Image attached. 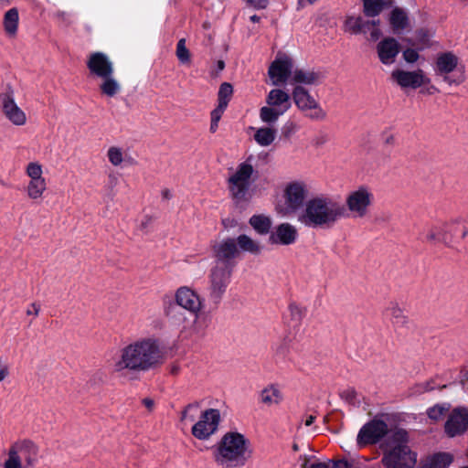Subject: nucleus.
<instances>
[{
  "label": "nucleus",
  "instance_id": "44",
  "mask_svg": "<svg viewBox=\"0 0 468 468\" xmlns=\"http://www.w3.org/2000/svg\"><path fill=\"white\" fill-rule=\"evenodd\" d=\"M367 25H366V32L369 31L370 40L377 41L381 36V31L379 29V21L378 20L367 21Z\"/></svg>",
  "mask_w": 468,
  "mask_h": 468
},
{
  "label": "nucleus",
  "instance_id": "4",
  "mask_svg": "<svg viewBox=\"0 0 468 468\" xmlns=\"http://www.w3.org/2000/svg\"><path fill=\"white\" fill-rule=\"evenodd\" d=\"M409 436L404 430L394 431L382 442V463L386 468H413L417 463V453L408 445Z\"/></svg>",
  "mask_w": 468,
  "mask_h": 468
},
{
  "label": "nucleus",
  "instance_id": "52",
  "mask_svg": "<svg viewBox=\"0 0 468 468\" xmlns=\"http://www.w3.org/2000/svg\"><path fill=\"white\" fill-rule=\"evenodd\" d=\"M9 375V367L5 364L0 363V382Z\"/></svg>",
  "mask_w": 468,
  "mask_h": 468
},
{
  "label": "nucleus",
  "instance_id": "29",
  "mask_svg": "<svg viewBox=\"0 0 468 468\" xmlns=\"http://www.w3.org/2000/svg\"><path fill=\"white\" fill-rule=\"evenodd\" d=\"M448 229L447 224H438L427 227L423 232V238L429 242L445 241V232Z\"/></svg>",
  "mask_w": 468,
  "mask_h": 468
},
{
  "label": "nucleus",
  "instance_id": "17",
  "mask_svg": "<svg viewBox=\"0 0 468 468\" xmlns=\"http://www.w3.org/2000/svg\"><path fill=\"white\" fill-rule=\"evenodd\" d=\"M230 275V263L216 262L210 274V294L214 299L221 298L229 283Z\"/></svg>",
  "mask_w": 468,
  "mask_h": 468
},
{
  "label": "nucleus",
  "instance_id": "50",
  "mask_svg": "<svg viewBox=\"0 0 468 468\" xmlns=\"http://www.w3.org/2000/svg\"><path fill=\"white\" fill-rule=\"evenodd\" d=\"M298 129L297 125L293 122H288L284 125V134L289 135L291 133H293Z\"/></svg>",
  "mask_w": 468,
  "mask_h": 468
},
{
  "label": "nucleus",
  "instance_id": "26",
  "mask_svg": "<svg viewBox=\"0 0 468 468\" xmlns=\"http://www.w3.org/2000/svg\"><path fill=\"white\" fill-rule=\"evenodd\" d=\"M250 130L253 132V139L257 144L261 147H268L276 140L278 130L273 124L261 127H250Z\"/></svg>",
  "mask_w": 468,
  "mask_h": 468
},
{
  "label": "nucleus",
  "instance_id": "20",
  "mask_svg": "<svg viewBox=\"0 0 468 468\" xmlns=\"http://www.w3.org/2000/svg\"><path fill=\"white\" fill-rule=\"evenodd\" d=\"M176 304L185 310L197 314L202 308L200 296L191 288L183 286L175 294Z\"/></svg>",
  "mask_w": 468,
  "mask_h": 468
},
{
  "label": "nucleus",
  "instance_id": "56",
  "mask_svg": "<svg viewBox=\"0 0 468 468\" xmlns=\"http://www.w3.org/2000/svg\"><path fill=\"white\" fill-rule=\"evenodd\" d=\"M172 308H173V303H169V304H167V303L165 302V312L167 315H170L171 313H172Z\"/></svg>",
  "mask_w": 468,
  "mask_h": 468
},
{
  "label": "nucleus",
  "instance_id": "59",
  "mask_svg": "<svg viewBox=\"0 0 468 468\" xmlns=\"http://www.w3.org/2000/svg\"><path fill=\"white\" fill-rule=\"evenodd\" d=\"M163 196H164V197H165V198H169V197H171V193H170V191H169V190H164V191H163Z\"/></svg>",
  "mask_w": 468,
  "mask_h": 468
},
{
  "label": "nucleus",
  "instance_id": "43",
  "mask_svg": "<svg viewBox=\"0 0 468 468\" xmlns=\"http://www.w3.org/2000/svg\"><path fill=\"white\" fill-rule=\"evenodd\" d=\"M176 56L182 63H186L190 59V54L186 47V40L180 39L176 46Z\"/></svg>",
  "mask_w": 468,
  "mask_h": 468
},
{
  "label": "nucleus",
  "instance_id": "38",
  "mask_svg": "<svg viewBox=\"0 0 468 468\" xmlns=\"http://www.w3.org/2000/svg\"><path fill=\"white\" fill-rule=\"evenodd\" d=\"M289 317L292 325H298L304 317L306 311L303 306L292 303L288 308Z\"/></svg>",
  "mask_w": 468,
  "mask_h": 468
},
{
  "label": "nucleus",
  "instance_id": "57",
  "mask_svg": "<svg viewBox=\"0 0 468 468\" xmlns=\"http://www.w3.org/2000/svg\"><path fill=\"white\" fill-rule=\"evenodd\" d=\"M218 122H215V121L211 120L210 131L212 133L216 132V130L218 129Z\"/></svg>",
  "mask_w": 468,
  "mask_h": 468
},
{
  "label": "nucleus",
  "instance_id": "5",
  "mask_svg": "<svg viewBox=\"0 0 468 468\" xmlns=\"http://www.w3.org/2000/svg\"><path fill=\"white\" fill-rule=\"evenodd\" d=\"M39 461V447L30 439H18L6 450L4 468H35Z\"/></svg>",
  "mask_w": 468,
  "mask_h": 468
},
{
  "label": "nucleus",
  "instance_id": "3",
  "mask_svg": "<svg viewBox=\"0 0 468 468\" xmlns=\"http://www.w3.org/2000/svg\"><path fill=\"white\" fill-rule=\"evenodd\" d=\"M249 438L239 431L226 432L214 452V460L222 468H241L252 457Z\"/></svg>",
  "mask_w": 468,
  "mask_h": 468
},
{
  "label": "nucleus",
  "instance_id": "11",
  "mask_svg": "<svg viewBox=\"0 0 468 468\" xmlns=\"http://www.w3.org/2000/svg\"><path fill=\"white\" fill-rule=\"evenodd\" d=\"M435 71L451 86L461 85L467 79L465 65L452 52H444L438 55Z\"/></svg>",
  "mask_w": 468,
  "mask_h": 468
},
{
  "label": "nucleus",
  "instance_id": "15",
  "mask_svg": "<svg viewBox=\"0 0 468 468\" xmlns=\"http://www.w3.org/2000/svg\"><path fill=\"white\" fill-rule=\"evenodd\" d=\"M220 420L218 410H206L200 414L198 420L193 424L191 433L197 440H208L218 431Z\"/></svg>",
  "mask_w": 468,
  "mask_h": 468
},
{
  "label": "nucleus",
  "instance_id": "8",
  "mask_svg": "<svg viewBox=\"0 0 468 468\" xmlns=\"http://www.w3.org/2000/svg\"><path fill=\"white\" fill-rule=\"evenodd\" d=\"M390 80L400 89H421V93L432 95L438 92V89L431 83V80L423 69L406 70L403 69H395L390 74Z\"/></svg>",
  "mask_w": 468,
  "mask_h": 468
},
{
  "label": "nucleus",
  "instance_id": "47",
  "mask_svg": "<svg viewBox=\"0 0 468 468\" xmlns=\"http://www.w3.org/2000/svg\"><path fill=\"white\" fill-rule=\"evenodd\" d=\"M245 4L254 9H265L269 5V0H243Z\"/></svg>",
  "mask_w": 468,
  "mask_h": 468
},
{
  "label": "nucleus",
  "instance_id": "6",
  "mask_svg": "<svg viewBox=\"0 0 468 468\" xmlns=\"http://www.w3.org/2000/svg\"><path fill=\"white\" fill-rule=\"evenodd\" d=\"M309 196V186L302 180H294L287 183L282 197L275 204L276 212L282 217H289L295 214L303 207Z\"/></svg>",
  "mask_w": 468,
  "mask_h": 468
},
{
  "label": "nucleus",
  "instance_id": "31",
  "mask_svg": "<svg viewBox=\"0 0 468 468\" xmlns=\"http://www.w3.org/2000/svg\"><path fill=\"white\" fill-rule=\"evenodd\" d=\"M453 461V456L449 452H438L429 457L423 468H448Z\"/></svg>",
  "mask_w": 468,
  "mask_h": 468
},
{
  "label": "nucleus",
  "instance_id": "36",
  "mask_svg": "<svg viewBox=\"0 0 468 468\" xmlns=\"http://www.w3.org/2000/svg\"><path fill=\"white\" fill-rule=\"evenodd\" d=\"M18 27V12L16 8L9 9L4 17V27L7 35L14 37Z\"/></svg>",
  "mask_w": 468,
  "mask_h": 468
},
{
  "label": "nucleus",
  "instance_id": "16",
  "mask_svg": "<svg viewBox=\"0 0 468 468\" xmlns=\"http://www.w3.org/2000/svg\"><path fill=\"white\" fill-rule=\"evenodd\" d=\"M292 59L284 53H278L268 69V75L272 85L280 86L292 81L293 72Z\"/></svg>",
  "mask_w": 468,
  "mask_h": 468
},
{
  "label": "nucleus",
  "instance_id": "23",
  "mask_svg": "<svg viewBox=\"0 0 468 468\" xmlns=\"http://www.w3.org/2000/svg\"><path fill=\"white\" fill-rule=\"evenodd\" d=\"M468 429V410L463 408L455 409L445 423V431L450 437H454Z\"/></svg>",
  "mask_w": 468,
  "mask_h": 468
},
{
  "label": "nucleus",
  "instance_id": "24",
  "mask_svg": "<svg viewBox=\"0 0 468 468\" xmlns=\"http://www.w3.org/2000/svg\"><path fill=\"white\" fill-rule=\"evenodd\" d=\"M284 399V395L280 385L270 383L259 392V402L265 407L273 408L280 406Z\"/></svg>",
  "mask_w": 468,
  "mask_h": 468
},
{
  "label": "nucleus",
  "instance_id": "34",
  "mask_svg": "<svg viewBox=\"0 0 468 468\" xmlns=\"http://www.w3.org/2000/svg\"><path fill=\"white\" fill-rule=\"evenodd\" d=\"M389 21L394 33L397 34L406 29L409 26V20L406 13L399 8H395L391 12Z\"/></svg>",
  "mask_w": 468,
  "mask_h": 468
},
{
  "label": "nucleus",
  "instance_id": "28",
  "mask_svg": "<svg viewBox=\"0 0 468 468\" xmlns=\"http://www.w3.org/2000/svg\"><path fill=\"white\" fill-rule=\"evenodd\" d=\"M101 83L99 85L101 94L113 98L118 95L122 90V85L119 80L114 77V73H111L107 77L100 78Z\"/></svg>",
  "mask_w": 468,
  "mask_h": 468
},
{
  "label": "nucleus",
  "instance_id": "42",
  "mask_svg": "<svg viewBox=\"0 0 468 468\" xmlns=\"http://www.w3.org/2000/svg\"><path fill=\"white\" fill-rule=\"evenodd\" d=\"M198 406L195 404H189L186 407L182 412L181 420L185 423L193 422L197 416Z\"/></svg>",
  "mask_w": 468,
  "mask_h": 468
},
{
  "label": "nucleus",
  "instance_id": "39",
  "mask_svg": "<svg viewBox=\"0 0 468 468\" xmlns=\"http://www.w3.org/2000/svg\"><path fill=\"white\" fill-rule=\"evenodd\" d=\"M364 13L367 16H376L383 9L382 0H363Z\"/></svg>",
  "mask_w": 468,
  "mask_h": 468
},
{
  "label": "nucleus",
  "instance_id": "22",
  "mask_svg": "<svg viewBox=\"0 0 468 468\" xmlns=\"http://www.w3.org/2000/svg\"><path fill=\"white\" fill-rule=\"evenodd\" d=\"M378 57L384 65H392L400 51L399 42L390 37H384L376 47Z\"/></svg>",
  "mask_w": 468,
  "mask_h": 468
},
{
  "label": "nucleus",
  "instance_id": "49",
  "mask_svg": "<svg viewBox=\"0 0 468 468\" xmlns=\"http://www.w3.org/2000/svg\"><path fill=\"white\" fill-rule=\"evenodd\" d=\"M39 312H40V305L37 303H31L26 311L27 315H34V316H37Z\"/></svg>",
  "mask_w": 468,
  "mask_h": 468
},
{
  "label": "nucleus",
  "instance_id": "30",
  "mask_svg": "<svg viewBox=\"0 0 468 468\" xmlns=\"http://www.w3.org/2000/svg\"><path fill=\"white\" fill-rule=\"evenodd\" d=\"M320 75L317 72L304 69H294L292 72V84L313 85L318 82Z\"/></svg>",
  "mask_w": 468,
  "mask_h": 468
},
{
  "label": "nucleus",
  "instance_id": "53",
  "mask_svg": "<svg viewBox=\"0 0 468 468\" xmlns=\"http://www.w3.org/2000/svg\"><path fill=\"white\" fill-rule=\"evenodd\" d=\"M314 420H315V416L308 415L305 417L304 420H303V423L304 424L305 427H309L314 423Z\"/></svg>",
  "mask_w": 468,
  "mask_h": 468
},
{
  "label": "nucleus",
  "instance_id": "19",
  "mask_svg": "<svg viewBox=\"0 0 468 468\" xmlns=\"http://www.w3.org/2000/svg\"><path fill=\"white\" fill-rule=\"evenodd\" d=\"M86 64L90 73L98 79L114 73L112 61L102 52L90 53Z\"/></svg>",
  "mask_w": 468,
  "mask_h": 468
},
{
  "label": "nucleus",
  "instance_id": "27",
  "mask_svg": "<svg viewBox=\"0 0 468 468\" xmlns=\"http://www.w3.org/2000/svg\"><path fill=\"white\" fill-rule=\"evenodd\" d=\"M236 242L238 245L239 252L259 255L261 253L263 249L260 241L253 239L246 234L238 236Z\"/></svg>",
  "mask_w": 468,
  "mask_h": 468
},
{
  "label": "nucleus",
  "instance_id": "12",
  "mask_svg": "<svg viewBox=\"0 0 468 468\" xmlns=\"http://www.w3.org/2000/svg\"><path fill=\"white\" fill-rule=\"evenodd\" d=\"M398 430L393 429L387 421L384 416L375 417L359 430L356 436V444L358 448H363L369 444H376L381 440L383 441L394 431Z\"/></svg>",
  "mask_w": 468,
  "mask_h": 468
},
{
  "label": "nucleus",
  "instance_id": "40",
  "mask_svg": "<svg viewBox=\"0 0 468 468\" xmlns=\"http://www.w3.org/2000/svg\"><path fill=\"white\" fill-rule=\"evenodd\" d=\"M233 94V88L231 84L228 82H224L220 85L218 94V104L222 106L228 107V104L231 99V96Z\"/></svg>",
  "mask_w": 468,
  "mask_h": 468
},
{
  "label": "nucleus",
  "instance_id": "33",
  "mask_svg": "<svg viewBox=\"0 0 468 468\" xmlns=\"http://www.w3.org/2000/svg\"><path fill=\"white\" fill-rule=\"evenodd\" d=\"M107 158L113 166H121L124 162L133 163V159L127 155V153L119 146H111L107 150Z\"/></svg>",
  "mask_w": 468,
  "mask_h": 468
},
{
  "label": "nucleus",
  "instance_id": "10",
  "mask_svg": "<svg viewBox=\"0 0 468 468\" xmlns=\"http://www.w3.org/2000/svg\"><path fill=\"white\" fill-rule=\"evenodd\" d=\"M373 203L372 188L367 185H360L347 192L344 207L351 218H364L369 214Z\"/></svg>",
  "mask_w": 468,
  "mask_h": 468
},
{
  "label": "nucleus",
  "instance_id": "32",
  "mask_svg": "<svg viewBox=\"0 0 468 468\" xmlns=\"http://www.w3.org/2000/svg\"><path fill=\"white\" fill-rule=\"evenodd\" d=\"M367 21H364L361 16H347L344 21L343 29L345 32L357 35L366 33Z\"/></svg>",
  "mask_w": 468,
  "mask_h": 468
},
{
  "label": "nucleus",
  "instance_id": "46",
  "mask_svg": "<svg viewBox=\"0 0 468 468\" xmlns=\"http://www.w3.org/2000/svg\"><path fill=\"white\" fill-rule=\"evenodd\" d=\"M419 50L420 49H418V48H406L403 51V53H402L404 60L406 62H408V63H415L419 59V58H420Z\"/></svg>",
  "mask_w": 468,
  "mask_h": 468
},
{
  "label": "nucleus",
  "instance_id": "21",
  "mask_svg": "<svg viewBox=\"0 0 468 468\" xmlns=\"http://www.w3.org/2000/svg\"><path fill=\"white\" fill-rule=\"evenodd\" d=\"M297 238L296 227L290 223H281L271 231L269 240L271 244L288 246L293 244Z\"/></svg>",
  "mask_w": 468,
  "mask_h": 468
},
{
  "label": "nucleus",
  "instance_id": "25",
  "mask_svg": "<svg viewBox=\"0 0 468 468\" xmlns=\"http://www.w3.org/2000/svg\"><path fill=\"white\" fill-rule=\"evenodd\" d=\"M217 262L229 263V261L236 258L239 252L236 239H227L218 243L215 248Z\"/></svg>",
  "mask_w": 468,
  "mask_h": 468
},
{
  "label": "nucleus",
  "instance_id": "18",
  "mask_svg": "<svg viewBox=\"0 0 468 468\" xmlns=\"http://www.w3.org/2000/svg\"><path fill=\"white\" fill-rule=\"evenodd\" d=\"M292 99L296 106L303 112L310 111L308 116L313 120H323L325 112L319 106L313 96L301 86H296L292 90Z\"/></svg>",
  "mask_w": 468,
  "mask_h": 468
},
{
  "label": "nucleus",
  "instance_id": "48",
  "mask_svg": "<svg viewBox=\"0 0 468 468\" xmlns=\"http://www.w3.org/2000/svg\"><path fill=\"white\" fill-rule=\"evenodd\" d=\"M226 108H227L226 106L218 104L217 108L215 110H213L211 112V120L215 121V122H219Z\"/></svg>",
  "mask_w": 468,
  "mask_h": 468
},
{
  "label": "nucleus",
  "instance_id": "58",
  "mask_svg": "<svg viewBox=\"0 0 468 468\" xmlns=\"http://www.w3.org/2000/svg\"><path fill=\"white\" fill-rule=\"evenodd\" d=\"M250 21L254 22V23H257L260 21V16H256V15H253L250 16Z\"/></svg>",
  "mask_w": 468,
  "mask_h": 468
},
{
  "label": "nucleus",
  "instance_id": "9",
  "mask_svg": "<svg viewBox=\"0 0 468 468\" xmlns=\"http://www.w3.org/2000/svg\"><path fill=\"white\" fill-rule=\"evenodd\" d=\"M292 107L290 94L282 89H272L266 96V105L260 109V119L267 124H275Z\"/></svg>",
  "mask_w": 468,
  "mask_h": 468
},
{
  "label": "nucleus",
  "instance_id": "35",
  "mask_svg": "<svg viewBox=\"0 0 468 468\" xmlns=\"http://www.w3.org/2000/svg\"><path fill=\"white\" fill-rule=\"evenodd\" d=\"M250 224L257 233L264 235L270 232L271 219L264 215H254L250 218Z\"/></svg>",
  "mask_w": 468,
  "mask_h": 468
},
{
  "label": "nucleus",
  "instance_id": "45",
  "mask_svg": "<svg viewBox=\"0 0 468 468\" xmlns=\"http://www.w3.org/2000/svg\"><path fill=\"white\" fill-rule=\"evenodd\" d=\"M448 410L449 406L446 404L435 405L428 410V416L433 420H438L444 415L446 411H448Z\"/></svg>",
  "mask_w": 468,
  "mask_h": 468
},
{
  "label": "nucleus",
  "instance_id": "14",
  "mask_svg": "<svg viewBox=\"0 0 468 468\" xmlns=\"http://www.w3.org/2000/svg\"><path fill=\"white\" fill-rule=\"evenodd\" d=\"M254 168L248 161L239 164L229 179V188L237 200L244 199L251 183Z\"/></svg>",
  "mask_w": 468,
  "mask_h": 468
},
{
  "label": "nucleus",
  "instance_id": "51",
  "mask_svg": "<svg viewBox=\"0 0 468 468\" xmlns=\"http://www.w3.org/2000/svg\"><path fill=\"white\" fill-rule=\"evenodd\" d=\"M328 468H349L347 462L339 460L336 462L328 463Z\"/></svg>",
  "mask_w": 468,
  "mask_h": 468
},
{
  "label": "nucleus",
  "instance_id": "54",
  "mask_svg": "<svg viewBox=\"0 0 468 468\" xmlns=\"http://www.w3.org/2000/svg\"><path fill=\"white\" fill-rule=\"evenodd\" d=\"M309 468H328V463L314 462L310 464Z\"/></svg>",
  "mask_w": 468,
  "mask_h": 468
},
{
  "label": "nucleus",
  "instance_id": "1",
  "mask_svg": "<svg viewBox=\"0 0 468 468\" xmlns=\"http://www.w3.org/2000/svg\"><path fill=\"white\" fill-rule=\"evenodd\" d=\"M163 362V352L158 342L153 338L135 340L120 349L111 368L115 374L124 371L140 373L149 371Z\"/></svg>",
  "mask_w": 468,
  "mask_h": 468
},
{
  "label": "nucleus",
  "instance_id": "37",
  "mask_svg": "<svg viewBox=\"0 0 468 468\" xmlns=\"http://www.w3.org/2000/svg\"><path fill=\"white\" fill-rule=\"evenodd\" d=\"M432 34L429 30L420 29L415 33L414 37L407 38L405 41L412 46L418 48V49L422 50L429 46L430 38Z\"/></svg>",
  "mask_w": 468,
  "mask_h": 468
},
{
  "label": "nucleus",
  "instance_id": "2",
  "mask_svg": "<svg viewBox=\"0 0 468 468\" xmlns=\"http://www.w3.org/2000/svg\"><path fill=\"white\" fill-rule=\"evenodd\" d=\"M344 215L345 207L337 198L319 195L306 201L297 216V220L307 228L329 229Z\"/></svg>",
  "mask_w": 468,
  "mask_h": 468
},
{
  "label": "nucleus",
  "instance_id": "7",
  "mask_svg": "<svg viewBox=\"0 0 468 468\" xmlns=\"http://www.w3.org/2000/svg\"><path fill=\"white\" fill-rule=\"evenodd\" d=\"M24 173L27 182L24 193L27 199L38 202L44 199L48 189V179L45 176L43 165L37 160L26 164Z\"/></svg>",
  "mask_w": 468,
  "mask_h": 468
},
{
  "label": "nucleus",
  "instance_id": "41",
  "mask_svg": "<svg viewBox=\"0 0 468 468\" xmlns=\"http://www.w3.org/2000/svg\"><path fill=\"white\" fill-rule=\"evenodd\" d=\"M387 315L396 320V323H404L405 315L403 310L395 303H391L387 308Z\"/></svg>",
  "mask_w": 468,
  "mask_h": 468
},
{
  "label": "nucleus",
  "instance_id": "55",
  "mask_svg": "<svg viewBox=\"0 0 468 468\" xmlns=\"http://www.w3.org/2000/svg\"><path fill=\"white\" fill-rule=\"evenodd\" d=\"M144 405L148 409L152 410L154 406V401L151 399H144L143 400Z\"/></svg>",
  "mask_w": 468,
  "mask_h": 468
},
{
  "label": "nucleus",
  "instance_id": "13",
  "mask_svg": "<svg viewBox=\"0 0 468 468\" xmlns=\"http://www.w3.org/2000/svg\"><path fill=\"white\" fill-rule=\"evenodd\" d=\"M0 109L5 119L14 126L21 127L27 123V114L16 103L15 90L10 85H6L0 93Z\"/></svg>",
  "mask_w": 468,
  "mask_h": 468
}]
</instances>
